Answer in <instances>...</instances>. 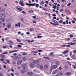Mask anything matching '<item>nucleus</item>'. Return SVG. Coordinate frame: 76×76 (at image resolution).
Returning <instances> with one entry per match:
<instances>
[{"mask_svg":"<svg viewBox=\"0 0 76 76\" xmlns=\"http://www.w3.org/2000/svg\"><path fill=\"white\" fill-rule=\"evenodd\" d=\"M73 42H70V43H67L68 44H69V45H75L76 44V40H74L73 41Z\"/></svg>","mask_w":76,"mask_h":76,"instance_id":"f257e3e1","label":"nucleus"},{"mask_svg":"<svg viewBox=\"0 0 76 76\" xmlns=\"http://www.w3.org/2000/svg\"><path fill=\"white\" fill-rule=\"evenodd\" d=\"M59 71V70L58 69H56L55 70H54L53 72V75H55L56 73H57Z\"/></svg>","mask_w":76,"mask_h":76,"instance_id":"f03ea898","label":"nucleus"},{"mask_svg":"<svg viewBox=\"0 0 76 76\" xmlns=\"http://www.w3.org/2000/svg\"><path fill=\"white\" fill-rule=\"evenodd\" d=\"M63 74V72H58L57 75V76H60Z\"/></svg>","mask_w":76,"mask_h":76,"instance_id":"7ed1b4c3","label":"nucleus"},{"mask_svg":"<svg viewBox=\"0 0 76 76\" xmlns=\"http://www.w3.org/2000/svg\"><path fill=\"white\" fill-rule=\"evenodd\" d=\"M30 66L31 69H33L35 67V64H32L31 63L30 64Z\"/></svg>","mask_w":76,"mask_h":76,"instance_id":"20e7f679","label":"nucleus"},{"mask_svg":"<svg viewBox=\"0 0 76 76\" xmlns=\"http://www.w3.org/2000/svg\"><path fill=\"white\" fill-rule=\"evenodd\" d=\"M35 3L34 4H28V3H26V5H28L29 6H35Z\"/></svg>","mask_w":76,"mask_h":76,"instance_id":"39448f33","label":"nucleus"},{"mask_svg":"<svg viewBox=\"0 0 76 76\" xmlns=\"http://www.w3.org/2000/svg\"><path fill=\"white\" fill-rule=\"evenodd\" d=\"M19 50H11L9 51L10 53H15V52H17L18 51H19Z\"/></svg>","mask_w":76,"mask_h":76,"instance_id":"423d86ee","label":"nucleus"},{"mask_svg":"<svg viewBox=\"0 0 76 76\" xmlns=\"http://www.w3.org/2000/svg\"><path fill=\"white\" fill-rule=\"evenodd\" d=\"M22 60H20L18 61L17 62V64H20L22 63Z\"/></svg>","mask_w":76,"mask_h":76,"instance_id":"0eeeda50","label":"nucleus"},{"mask_svg":"<svg viewBox=\"0 0 76 76\" xmlns=\"http://www.w3.org/2000/svg\"><path fill=\"white\" fill-rule=\"evenodd\" d=\"M6 16V14L4 13H2L1 14V16L2 18H5Z\"/></svg>","mask_w":76,"mask_h":76,"instance_id":"6e6552de","label":"nucleus"},{"mask_svg":"<svg viewBox=\"0 0 76 76\" xmlns=\"http://www.w3.org/2000/svg\"><path fill=\"white\" fill-rule=\"evenodd\" d=\"M44 68L45 69H48V65H45Z\"/></svg>","mask_w":76,"mask_h":76,"instance_id":"1a4fd4ad","label":"nucleus"},{"mask_svg":"<svg viewBox=\"0 0 76 76\" xmlns=\"http://www.w3.org/2000/svg\"><path fill=\"white\" fill-rule=\"evenodd\" d=\"M31 53H32V54H37V53H38V51H37L33 50L31 51Z\"/></svg>","mask_w":76,"mask_h":76,"instance_id":"9d476101","label":"nucleus"},{"mask_svg":"<svg viewBox=\"0 0 76 76\" xmlns=\"http://www.w3.org/2000/svg\"><path fill=\"white\" fill-rule=\"evenodd\" d=\"M23 70H24L25 72H27L28 71V68L26 67H25L23 69Z\"/></svg>","mask_w":76,"mask_h":76,"instance_id":"9b49d317","label":"nucleus"},{"mask_svg":"<svg viewBox=\"0 0 76 76\" xmlns=\"http://www.w3.org/2000/svg\"><path fill=\"white\" fill-rule=\"evenodd\" d=\"M27 75H29V76H31L33 75V73L31 72H29L27 73Z\"/></svg>","mask_w":76,"mask_h":76,"instance_id":"f8f14e48","label":"nucleus"},{"mask_svg":"<svg viewBox=\"0 0 76 76\" xmlns=\"http://www.w3.org/2000/svg\"><path fill=\"white\" fill-rule=\"evenodd\" d=\"M22 0L20 1V4L21 6H24V4H23V2H22Z\"/></svg>","mask_w":76,"mask_h":76,"instance_id":"ddd939ff","label":"nucleus"},{"mask_svg":"<svg viewBox=\"0 0 76 76\" xmlns=\"http://www.w3.org/2000/svg\"><path fill=\"white\" fill-rule=\"evenodd\" d=\"M33 62L35 64H37L39 63V61L38 60H34Z\"/></svg>","mask_w":76,"mask_h":76,"instance_id":"4468645a","label":"nucleus"},{"mask_svg":"<svg viewBox=\"0 0 76 76\" xmlns=\"http://www.w3.org/2000/svg\"><path fill=\"white\" fill-rule=\"evenodd\" d=\"M21 66L23 67V68H25V67H26V64H23Z\"/></svg>","mask_w":76,"mask_h":76,"instance_id":"2eb2a0df","label":"nucleus"},{"mask_svg":"<svg viewBox=\"0 0 76 76\" xmlns=\"http://www.w3.org/2000/svg\"><path fill=\"white\" fill-rule=\"evenodd\" d=\"M68 50H65L63 52V54H67L68 53Z\"/></svg>","mask_w":76,"mask_h":76,"instance_id":"dca6fc26","label":"nucleus"},{"mask_svg":"<svg viewBox=\"0 0 76 76\" xmlns=\"http://www.w3.org/2000/svg\"><path fill=\"white\" fill-rule=\"evenodd\" d=\"M7 28H10V27H11V23H9L8 24L7 26Z\"/></svg>","mask_w":76,"mask_h":76,"instance_id":"f3484780","label":"nucleus"},{"mask_svg":"<svg viewBox=\"0 0 76 76\" xmlns=\"http://www.w3.org/2000/svg\"><path fill=\"white\" fill-rule=\"evenodd\" d=\"M56 65H57V66H58L59 64H60V63L58 61H56Z\"/></svg>","mask_w":76,"mask_h":76,"instance_id":"a211bd4d","label":"nucleus"},{"mask_svg":"<svg viewBox=\"0 0 76 76\" xmlns=\"http://www.w3.org/2000/svg\"><path fill=\"white\" fill-rule=\"evenodd\" d=\"M71 72H66V75H71Z\"/></svg>","mask_w":76,"mask_h":76,"instance_id":"6ab92c4d","label":"nucleus"},{"mask_svg":"<svg viewBox=\"0 0 76 76\" xmlns=\"http://www.w3.org/2000/svg\"><path fill=\"white\" fill-rule=\"evenodd\" d=\"M40 68L41 69H44V66L42 65H40L39 66Z\"/></svg>","mask_w":76,"mask_h":76,"instance_id":"aec40b11","label":"nucleus"},{"mask_svg":"<svg viewBox=\"0 0 76 76\" xmlns=\"http://www.w3.org/2000/svg\"><path fill=\"white\" fill-rule=\"evenodd\" d=\"M28 12L30 13H33V11L32 10H29L28 11Z\"/></svg>","mask_w":76,"mask_h":76,"instance_id":"412c9836","label":"nucleus"},{"mask_svg":"<svg viewBox=\"0 0 76 76\" xmlns=\"http://www.w3.org/2000/svg\"><path fill=\"white\" fill-rule=\"evenodd\" d=\"M17 9L18 10H19V11H22V9L21 8H17Z\"/></svg>","mask_w":76,"mask_h":76,"instance_id":"4be33fe9","label":"nucleus"},{"mask_svg":"<svg viewBox=\"0 0 76 76\" xmlns=\"http://www.w3.org/2000/svg\"><path fill=\"white\" fill-rule=\"evenodd\" d=\"M57 67V66L56 65H55L53 66V69H56Z\"/></svg>","mask_w":76,"mask_h":76,"instance_id":"5701e85b","label":"nucleus"},{"mask_svg":"<svg viewBox=\"0 0 76 76\" xmlns=\"http://www.w3.org/2000/svg\"><path fill=\"white\" fill-rule=\"evenodd\" d=\"M3 48H8V46L6 45L5 46H4Z\"/></svg>","mask_w":76,"mask_h":76,"instance_id":"b1692460","label":"nucleus"},{"mask_svg":"<svg viewBox=\"0 0 76 76\" xmlns=\"http://www.w3.org/2000/svg\"><path fill=\"white\" fill-rule=\"evenodd\" d=\"M65 12L66 13H68V10H67V9H65Z\"/></svg>","mask_w":76,"mask_h":76,"instance_id":"393cba45","label":"nucleus"},{"mask_svg":"<svg viewBox=\"0 0 76 76\" xmlns=\"http://www.w3.org/2000/svg\"><path fill=\"white\" fill-rule=\"evenodd\" d=\"M10 44L11 45H13V42L12 41H10Z\"/></svg>","mask_w":76,"mask_h":76,"instance_id":"a878e982","label":"nucleus"},{"mask_svg":"<svg viewBox=\"0 0 76 76\" xmlns=\"http://www.w3.org/2000/svg\"><path fill=\"white\" fill-rule=\"evenodd\" d=\"M17 41L18 42H22L21 41V40H19V39H17Z\"/></svg>","mask_w":76,"mask_h":76,"instance_id":"bb28decb","label":"nucleus"},{"mask_svg":"<svg viewBox=\"0 0 76 76\" xmlns=\"http://www.w3.org/2000/svg\"><path fill=\"white\" fill-rule=\"evenodd\" d=\"M73 53L74 54H76V49L73 50Z\"/></svg>","mask_w":76,"mask_h":76,"instance_id":"cd10ccee","label":"nucleus"},{"mask_svg":"<svg viewBox=\"0 0 76 76\" xmlns=\"http://www.w3.org/2000/svg\"><path fill=\"white\" fill-rule=\"evenodd\" d=\"M72 67H73V68L74 69H76V66L73 65H72Z\"/></svg>","mask_w":76,"mask_h":76,"instance_id":"c85d7f7f","label":"nucleus"},{"mask_svg":"<svg viewBox=\"0 0 76 76\" xmlns=\"http://www.w3.org/2000/svg\"><path fill=\"white\" fill-rule=\"evenodd\" d=\"M63 20H60L59 21V23H63Z\"/></svg>","mask_w":76,"mask_h":76,"instance_id":"c756f323","label":"nucleus"},{"mask_svg":"<svg viewBox=\"0 0 76 76\" xmlns=\"http://www.w3.org/2000/svg\"><path fill=\"white\" fill-rule=\"evenodd\" d=\"M36 6V7H39V4H36L35 3Z\"/></svg>","mask_w":76,"mask_h":76,"instance_id":"7c9ffc66","label":"nucleus"},{"mask_svg":"<svg viewBox=\"0 0 76 76\" xmlns=\"http://www.w3.org/2000/svg\"><path fill=\"white\" fill-rule=\"evenodd\" d=\"M26 60L27 59L26 58H23V61H26Z\"/></svg>","mask_w":76,"mask_h":76,"instance_id":"2f4dec72","label":"nucleus"},{"mask_svg":"<svg viewBox=\"0 0 76 76\" xmlns=\"http://www.w3.org/2000/svg\"><path fill=\"white\" fill-rule=\"evenodd\" d=\"M18 26L20 27V22L18 23Z\"/></svg>","mask_w":76,"mask_h":76,"instance_id":"473e14b6","label":"nucleus"},{"mask_svg":"<svg viewBox=\"0 0 76 76\" xmlns=\"http://www.w3.org/2000/svg\"><path fill=\"white\" fill-rule=\"evenodd\" d=\"M38 38H42V36L39 35L37 36Z\"/></svg>","mask_w":76,"mask_h":76,"instance_id":"72a5a7b5","label":"nucleus"},{"mask_svg":"<svg viewBox=\"0 0 76 76\" xmlns=\"http://www.w3.org/2000/svg\"><path fill=\"white\" fill-rule=\"evenodd\" d=\"M0 19H1V20L2 21V22H4V19H3V18H0Z\"/></svg>","mask_w":76,"mask_h":76,"instance_id":"f704fd0d","label":"nucleus"},{"mask_svg":"<svg viewBox=\"0 0 76 76\" xmlns=\"http://www.w3.org/2000/svg\"><path fill=\"white\" fill-rule=\"evenodd\" d=\"M29 31H34V28H31L30 29Z\"/></svg>","mask_w":76,"mask_h":76,"instance_id":"c9c22d12","label":"nucleus"},{"mask_svg":"<svg viewBox=\"0 0 76 76\" xmlns=\"http://www.w3.org/2000/svg\"><path fill=\"white\" fill-rule=\"evenodd\" d=\"M23 56H26V55H27V53H24L23 54Z\"/></svg>","mask_w":76,"mask_h":76,"instance_id":"e433bc0d","label":"nucleus"},{"mask_svg":"<svg viewBox=\"0 0 76 76\" xmlns=\"http://www.w3.org/2000/svg\"><path fill=\"white\" fill-rule=\"evenodd\" d=\"M18 58H19L18 57H15L14 58V60H18Z\"/></svg>","mask_w":76,"mask_h":76,"instance_id":"4c0bfd02","label":"nucleus"},{"mask_svg":"<svg viewBox=\"0 0 76 76\" xmlns=\"http://www.w3.org/2000/svg\"><path fill=\"white\" fill-rule=\"evenodd\" d=\"M59 25V23H54L53 25H55V26H56V25Z\"/></svg>","mask_w":76,"mask_h":76,"instance_id":"58836bf2","label":"nucleus"},{"mask_svg":"<svg viewBox=\"0 0 76 76\" xmlns=\"http://www.w3.org/2000/svg\"><path fill=\"white\" fill-rule=\"evenodd\" d=\"M25 71L23 70V71H22L21 72L22 73H25Z\"/></svg>","mask_w":76,"mask_h":76,"instance_id":"ea45409f","label":"nucleus"},{"mask_svg":"<svg viewBox=\"0 0 76 76\" xmlns=\"http://www.w3.org/2000/svg\"><path fill=\"white\" fill-rule=\"evenodd\" d=\"M70 5H71V3H69L68 4H67V6H70Z\"/></svg>","mask_w":76,"mask_h":76,"instance_id":"a19ab883","label":"nucleus"},{"mask_svg":"<svg viewBox=\"0 0 76 76\" xmlns=\"http://www.w3.org/2000/svg\"><path fill=\"white\" fill-rule=\"evenodd\" d=\"M64 10L63 9H61L60 10V12H62V11H63Z\"/></svg>","mask_w":76,"mask_h":76,"instance_id":"79ce46f5","label":"nucleus"},{"mask_svg":"<svg viewBox=\"0 0 76 76\" xmlns=\"http://www.w3.org/2000/svg\"><path fill=\"white\" fill-rule=\"evenodd\" d=\"M67 63H68V64H69L70 66H71V64H70V63L69 62H67Z\"/></svg>","mask_w":76,"mask_h":76,"instance_id":"37998d69","label":"nucleus"},{"mask_svg":"<svg viewBox=\"0 0 76 76\" xmlns=\"http://www.w3.org/2000/svg\"><path fill=\"white\" fill-rule=\"evenodd\" d=\"M3 67L5 69H6V67H7V66H6L5 65H3Z\"/></svg>","mask_w":76,"mask_h":76,"instance_id":"c03bdc74","label":"nucleus"},{"mask_svg":"<svg viewBox=\"0 0 76 76\" xmlns=\"http://www.w3.org/2000/svg\"><path fill=\"white\" fill-rule=\"evenodd\" d=\"M18 47H19V48H21L22 47V46H21V45H18Z\"/></svg>","mask_w":76,"mask_h":76,"instance_id":"a18cd8bd","label":"nucleus"},{"mask_svg":"<svg viewBox=\"0 0 76 76\" xmlns=\"http://www.w3.org/2000/svg\"><path fill=\"white\" fill-rule=\"evenodd\" d=\"M37 51H38V52H42V50H38Z\"/></svg>","mask_w":76,"mask_h":76,"instance_id":"49530a36","label":"nucleus"},{"mask_svg":"<svg viewBox=\"0 0 76 76\" xmlns=\"http://www.w3.org/2000/svg\"><path fill=\"white\" fill-rule=\"evenodd\" d=\"M59 69L60 70H61V69H62V68H61V67L60 66L59 68Z\"/></svg>","mask_w":76,"mask_h":76,"instance_id":"de8ad7c7","label":"nucleus"},{"mask_svg":"<svg viewBox=\"0 0 76 76\" xmlns=\"http://www.w3.org/2000/svg\"><path fill=\"white\" fill-rule=\"evenodd\" d=\"M67 46V45H63L62 46V47H66Z\"/></svg>","mask_w":76,"mask_h":76,"instance_id":"09e8293b","label":"nucleus"},{"mask_svg":"<svg viewBox=\"0 0 76 76\" xmlns=\"http://www.w3.org/2000/svg\"><path fill=\"white\" fill-rule=\"evenodd\" d=\"M22 13H23V14H26V12L23 11H22Z\"/></svg>","mask_w":76,"mask_h":76,"instance_id":"8fccbe9b","label":"nucleus"},{"mask_svg":"<svg viewBox=\"0 0 76 76\" xmlns=\"http://www.w3.org/2000/svg\"><path fill=\"white\" fill-rule=\"evenodd\" d=\"M11 71L12 72H15V71H14V69H13V68L11 69Z\"/></svg>","mask_w":76,"mask_h":76,"instance_id":"3c124183","label":"nucleus"},{"mask_svg":"<svg viewBox=\"0 0 76 76\" xmlns=\"http://www.w3.org/2000/svg\"><path fill=\"white\" fill-rule=\"evenodd\" d=\"M72 52H70V55L72 56Z\"/></svg>","mask_w":76,"mask_h":76,"instance_id":"603ef678","label":"nucleus"},{"mask_svg":"<svg viewBox=\"0 0 76 76\" xmlns=\"http://www.w3.org/2000/svg\"><path fill=\"white\" fill-rule=\"evenodd\" d=\"M2 63H4L5 64H7V62L5 61H2Z\"/></svg>","mask_w":76,"mask_h":76,"instance_id":"864d4df0","label":"nucleus"},{"mask_svg":"<svg viewBox=\"0 0 76 76\" xmlns=\"http://www.w3.org/2000/svg\"><path fill=\"white\" fill-rule=\"evenodd\" d=\"M3 76V73H1V72H0V76Z\"/></svg>","mask_w":76,"mask_h":76,"instance_id":"5fc2aeb1","label":"nucleus"},{"mask_svg":"<svg viewBox=\"0 0 76 76\" xmlns=\"http://www.w3.org/2000/svg\"><path fill=\"white\" fill-rule=\"evenodd\" d=\"M13 55L14 56H17V53H14L13 54Z\"/></svg>","mask_w":76,"mask_h":76,"instance_id":"6e6d98bb","label":"nucleus"},{"mask_svg":"<svg viewBox=\"0 0 76 76\" xmlns=\"http://www.w3.org/2000/svg\"><path fill=\"white\" fill-rule=\"evenodd\" d=\"M45 58H46L48 60H50V58L48 57H44Z\"/></svg>","mask_w":76,"mask_h":76,"instance_id":"4d7b16f0","label":"nucleus"},{"mask_svg":"<svg viewBox=\"0 0 76 76\" xmlns=\"http://www.w3.org/2000/svg\"><path fill=\"white\" fill-rule=\"evenodd\" d=\"M73 37V34H71L70 36V38H72V37Z\"/></svg>","mask_w":76,"mask_h":76,"instance_id":"13d9d810","label":"nucleus"},{"mask_svg":"<svg viewBox=\"0 0 76 76\" xmlns=\"http://www.w3.org/2000/svg\"><path fill=\"white\" fill-rule=\"evenodd\" d=\"M7 54V52L3 53V54Z\"/></svg>","mask_w":76,"mask_h":76,"instance_id":"bf43d9fd","label":"nucleus"},{"mask_svg":"<svg viewBox=\"0 0 76 76\" xmlns=\"http://www.w3.org/2000/svg\"><path fill=\"white\" fill-rule=\"evenodd\" d=\"M4 59H0V61H4Z\"/></svg>","mask_w":76,"mask_h":76,"instance_id":"052dcab7","label":"nucleus"},{"mask_svg":"<svg viewBox=\"0 0 76 76\" xmlns=\"http://www.w3.org/2000/svg\"><path fill=\"white\" fill-rule=\"evenodd\" d=\"M65 57H68V54H66L65 56Z\"/></svg>","mask_w":76,"mask_h":76,"instance_id":"680f3d73","label":"nucleus"},{"mask_svg":"<svg viewBox=\"0 0 76 76\" xmlns=\"http://www.w3.org/2000/svg\"><path fill=\"white\" fill-rule=\"evenodd\" d=\"M1 57H5V56L4 55H1Z\"/></svg>","mask_w":76,"mask_h":76,"instance_id":"e2e57ef3","label":"nucleus"},{"mask_svg":"<svg viewBox=\"0 0 76 76\" xmlns=\"http://www.w3.org/2000/svg\"><path fill=\"white\" fill-rule=\"evenodd\" d=\"M66 24H68V20H66Z\"/></svg>","mask_w":76,"mask_h":76,"instance_id":"0e129e2a","label":"nucleus"},{"mask_svg":"<svg viewBox=\"0 0 76 76\" xmlns=\"http://www.w3.org/2000/svg\"><path fill=\"white\" fill-rule=\"evenodd\" d=\"M57 18L56 17H53V19H56V18Z\"/></svg>","mask_w":76,"mask_h":76,"instance_id":"69168bd1","label":"nucleus"},{"mask_svg":"<svg viewBox=\"0 0 76 76\" xmlns=\"http://www.w3.org/2000/svg\"><path fill=\"white\" fill-rule=\"evenodd\" d=\"M4 30H5V31H7V28H4Z\"/></svg>","mask_w":76,"mask_h":76,"instance_id":"338daca9","label":"nucleus"},{"mask_svg":"<svg viewBox=\"0 0 76 76\" xmlns=\"http://www.w3.org/2000/svg\"><path fill=\"white\" fill-rule=\"evenodd\" d=\"M53 16H56V15L55 14H53Z\"/></svg>","mask_w":76,"mask_h":76,"instance_id":"774afa93","label":"nucleus"}]
</instances>
